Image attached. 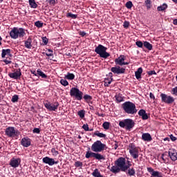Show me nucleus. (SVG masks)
I'll list each match as a JSON object with an SVG mask.
<instances>
[{
    "instance_id": "obj_53",
    "label": "nucleus",
    "mask_w": 177,
    "mask_h": 177,
    "mask_svg": "<svg viewBox=\"0 0 177 177\" xmlns=\"http://www.w3.org/2000/svg\"><path fill=\"white\" fill-rule=\"evenodd\" d=\"M147 73L148 75H157V73H156V71H147Z\"/></svg>"
},
{
    "instance_id": "obj_16",
    "label": "nucleus",
    "mask_w": 177,
    "mask_h": 177,
    "mask_svg": "<svg viewBox=\"0 0 177 177\" xmlns=\"http://www.w3.org/2000/svg\"><path fill=\"white\" fill-rule=\"evenodd\" d=\"M111 71L113 73V74H125V68H121L120 66H116L112 67Z\"/></svg>"
},
{
    "instance_id": "obj_59",
    "label": "nucleus",
    "mask_w": 177,
    "mask_h": 177,
    "mask_svg": "<svg viewBox=\"0 0 177 177\" xmlns=\"http://www.w3.org/2000/svg\"><path fill=\"white\" fill-rule=\"evenodd\" d=\"M3 62L5 63V64H12V61L10 60L3 59Z\"/></svg>"
},
{
    "instance_id": "obj_13",
    "label": "nucleus",
    "mask_w": 177,
    "mask_h": 177,
    "mask_svg": "<svg viewBox=\"0 0 177 177\" xmlns=\"http://www.w3.org/2000/svg\"><path fill=\"white\" fill-rule=\"evenodd\" d=\"M44 106L48 111H56L59 109V102H56L54 104L46 102L44 104Z\"/></svg>"
},
{
    "instance_id": "obj_23",
    "label": "nucleus",
    "mask_w": 177,
    "mask_h": 177,
    "mask_svg": "<svg viewBox=\"0 0 177 177\" xmlns=\"http://www.w3.org/2000/svg\"><path fill=\"white\" fill-rule=\"evenodd\" d=\"M138 115L142 117V120H145L149 119V115H147V113H146V111H145V109H140L138 111Z\"/></svg>"
},
{
    "instance_id": "obj_48",
    "label": "nucleus",
    "mask_w": 177,
    "mask_h": 177,
    "mask_svg": "<svg viewBox=\"0 0 177 177\" xmlns=\"http://www.w3.org/2000/svg\"><path fill=\"white\" fill-rule=\"evenodd\" d=\"M51 153H52L53 156H54L55 157H56V156L59 155V151H57L55 148L51 149Z\"/></svg>"
},
{
    "instance_id": "obj_56",
    "label": "nucleus",
    "mask_w": 177,
    "mask_h": 177,
    "mask_svg": "<svg viewBox=\"0 0 177 177\" xmlns=\"http://www.w3.org/2000/svg\"><path fill=\"white\" fill-rule=\"evenodd\" d=\"M82 128H83L86 131H89V126L88 125V124H83Z\"/></svg>"
},
{
    "instance_id": "obj_49",
    "label": "nucleus",
    "mask_w": 177,
    "mask_h": 177,
    "mask_svg": "<svg viewBox=\"0 0 177 177\" xmlns=\"http://www.w3.org/2000/svg\"><path fill=\"white\" fill-rule=\"evenodd\" d=\"M136 45L138 47V48H143L144 46V43L142 42V41H137L136 42Z\"/></svg>"
},
{
    "instance_id": "obj_37",
    "label": "nucleus",
    "mask_w": 177,
    "mask_h": 177,
    "mask_svg": "<svg viewBox=\"0 0 177 177\" xmlns=\"http://www.w3.org/2000/svg\"><path fill=\"white\" fill-rule=\"evenodd\" d=\"M83 99H84L86 102H91V100H92V96L88 94H85L84 95H83Z\"/></svg>"
},
{
    "instance_id": "obj_3",
    "label": "nucleus",
    "mask_w": 177,
    "mask_h": 177,
    "mask_svg": "<svg viewBox=\"0 0 177 177\" xmlns=\"http://www.w3.org/2000/svg\"><path fill=\"white\" fill-rule=\"evenodd\" d=\"M94 52L99 55L100 57L102 59H107V57H110V53L107 52V48L102 44H99L97 47H95Z\"/></svg>"
},
{
    "instance_id": "obj_40",
    "label": "nucleus",
    "mask_w": 177,
    "mask_h": 177,
    "mask_svg": "<svg viewBox=\"0 0 177 177\" xmlns=\"http://www.w3.org/2000/svg\"><path fill=\"white\" fill-rule=\"evenodd\" d=\"M94 135H95V136H98V138H106V134L98 131L95 132Z\"/></svg>"
},
{
    "instance_id": "obj_8",
    "label": "nucleus",
    "mask_w": 177,
    "mask_h": 177,
    "mask_svg": "<svg viewBox=\"0 0 177 177\" xmlns=\"http://www.w3.org/2000/svg\"><path fill=\"white\" fill-rule=\"evenodd\" d=\"M129 147L130 156H131L134 160H138V158H139V147H136L133 143H131Z\"/></svg>"
},
{
    "instance_id": "obj_45",
    "label": "nucleus",
    "mask_w": 177,
    "mask_h": 177,
    "mask_svg": "<svg viewBox=\"0 0 177 177\" xmlns=\"http://www.w3.org/2000/svg\"><path fill=\"white\" fill-rule=\"evenodd\" d=\"M132 6H133L132 1H129L126 3V8H127V9H132Z\"/></svg>"
},
{
    "instance_id": "obj_14",
    "label": "nucleus",
    "mask_w": 177,
    "mask_h": 177,
    "mask_svg": "<svg viewBox=\"0 0 177 177\" xmlns=\"http://www.w3.org/2000/svg\"><path fill=\"white\" fill-rule=\"evenodd\" d=\"M8 76L10 78H12V80H20V77H21V70L20 68L17 69L16 71L8 73Z\"/></svg>"
},
{
    "instance_id": "obj_4",
    "label": "nucleus",
    "mask_w": 177,
    "mask_h": 177,
    "mask_svg": "<svg viewBox=\"0 0 177 177\" xmlns=\"http://www.w3.org/2000/svg\"><path fill=\"white\" fill-rule=\"evenodd\" d=\"M119 127L124 128L127 131H131L135 127V122L132 119H124L119 122Z\"/></svg>"
},
{
    "instance_id": "obj_15",
    "label": "nucleus",
    "mask_w": 177,
    "mask_h": 177,
    "mask_svg": "<svg viewBox=\"0 0 177 177\" xmlns=\"http://www.w3.org/2000/svg\"><path fill=\"white\" fill-rule=\"evenodd\" d=\"M42 161L44 164H47L48 165H50V167H52L53 165H55V164H58L59 162L55 161L54 158L46 156L43 158Z\"/></svg>"
},
{
    "instance_id": "obj_33",
    "label": "nucleus",
    "mask_w": 177,
    "mask_h": 177,
    "mask_svg": "<svg viewBox=\"0 0 177 177\" xmlns=\"http://www.w3.org/2000/svg\"><path fill=\"white\" fill-rule=\"evenodd\" d=\"M115 97L118 103H121V102H124V98L122 97V95L121 94L116 95Z\"/></svg>"
},
{
    "instance_id": "obj_34",
    "label": "nucleus",
    "mask_w": 177,
    "mask_h": 177,
    "mask_svg": "<svg viewBox=\"0 0 177 177\" xmlns=\"http://www.w3.org/2000/svg\"><path fill=\"white\" fill-rule=\"evenodd\" d=\"M127 174L129 176H135V174H136L135 169L133 167H132L131 169H128Z\"/></svg>"
},
{
    "instance_id": "obj_32",
    "label": "nucleus",
    "mask_w": 177,
    "mask_h": 177,
    "mask_svg": "<svg viewBox=\"0 0 177 177\" xmlns=\"http://www.w3.org/2000/svg\"><path fill=\"white\" fill-rule=\"evenodd\" d=\"M92 176L94 177H103V175H102L100 174V171H99V169H95L93 173H92Z\"/></svg>"
},
{
    "instance_id": "obj_64",
    "label": "nucleus",
    "mask_w": 177,
    "mask_h": 177,
    "mask_svg": "<svg viewBox=\"0 0 177 177\" xmlns=\"http://www.w3.org/2000/svg\"><path fill=\"white\" fill-rule=\"evenodd\" d=\"M173 24H174V26H177V19H174Z\"/></svg>"
},
{
    "instance_id": "obj_26",
    "label": "nucleus",
    "mask_w": 177,
    "mask_h": 177,
    "mask_svg": "<svg viewBox=\"0 0 177 177\" xmlns=\"http://www.w3.org/2000/svg\"><path fill=\"white\" fill-rule=\"evenodd\" d=\"M10 52H12L10 49H3L1 52V57L3 59L5 58L6 55H8V56H12Z\"/></svg>"
},
{
    "instance_id": "obj_61",
    "label": "nucleus",
    "mask_w": 177,
    "mask_h": 177,
    "mask_svg": "<svg viewBox=\"0 0 177 177\" xmlns=\"http://www.w3.org/2000/svg\"><path fill=\"white\" fill-rule=\"evenodd\" d=\"M79 35H81V37H85V35H86V32L84 31H80L79 32Z\"/></svg>"
},
{
    "instance_id": "obj_46",
    "label": "nucleus",
    "mask_w": 177,
    "mask_h": 177,
    "mask_svg": "<svg viewBox=\"0 0 177 177\" xmlns=\"http://www.w3.org/2000/svg\"><path fill=\"white\" fill-rule=\"evenodd\" d=\"M66 16L67 17H71V19H77L78 15L69 12L66 15Z\"/></svg>"
},
{
    "instance_id": "obj_60",
    "label": "nucleus",
    "mask_w": 177,
    "mask_h": 177,
    "mask_svg": "<svg viewBox=\"0 0 177 177\" xmlns=\"http://www.w3.org/2000/svg\"><path fill=\"white\" fill-rule=\"evenodd\" d=\"M114 150H117L118 149V142L117 141H115V144L113 145Z\"/></svg>"
},
{
    "instance_id": "obj_19",
    "label": "nucleus",
    "mask_w": 177,
    "mask_h": 177,
    "mask_svg": "<svg viewBox=\"0 0 177 177\" xmlns=\"http://www.w3.org/2000/svg\"><path fill=\"white\" fill-rule=\"evenodd\" d=\"M169 158L171 161H176L177 160V152L175 149H169L168 151Z\"/></svg>"
},
{
    "instance_id": "obj_38",
    "label": "nucleus",
    "mask_w": 177,
    "mask_h": 177,
    "mask_svg": "<svg viewBox=\"0 0 177 177\" xmlns=\"http://www.w3.org/2000/svg\"><path fill=\"white\" fill-rule=\"evenodd\" d=\"M11 102L12 103H17V102H19V95H14L11 99Z\"/></svg>"
},
{
    "instance_id": "obj_1",
    "label": "nucleus",
    "mask_w": 177,
    "mask_h": 177,
    "mask_svg": "<svg viewBox=\"0 0 177 177\" xmlns=\"http://www.w3.org/2000/svg\"><path fill=\"white\" fill-rule=\"evenodd\" d=\"M122 109L124 110L125 114H129L131 115H135L138 113V109H136V105L133 102H125L122 105Z\"/></svg>"
},
{
    "instance_id": "obj_39",
    "label": "nucleus",
    "mask_w": 177,
    "mask_h": 177,
    "mask_svg": "<svg viewBox=\"0 0 177 177\" xmlns=\"http://www.w3.org/2000/svg\"><path fill=\"white\" fill-rule=\"evenodd\" d=\"M77 115L80 118H84L85 117V111L80 110L77 112Z\"/></svg>"
},
{
    "instance_id": "obj_36",
    "label": "nucleus",
    "mask_w": 177,
    "mask_h": 177,
    "mask_svg": "<svg viewBox=\"0 0 177 177\" xmlns=\"http://www.w3.org/2000/svg\"><path fill=\"white\" fill-rule=\"evenodd\" d=\"M35 26L37 27V28H42V27H44V23L41 21H37L35 23Z\"/></svg>"
},
{
    "instance_id": "obj_17",
    "label": "nucleus",
    "mask_w": 177,
    "mask_h": 177,
    "mask_svg": "<svg viewBox=\"0 0 177 177\" xmlns=\"http://www.w3.org/2000/svg\"><path fill=\"white\" fill-rule=\"evenodd\" d=\"M147 169L151 174V177H162V173L158 171H154L153 167H147Z\"/></svg>"
},
{
    "instance_id": "obj_54",
    "label": "nucleus",
    "mask_w": 177,
    "mask_h": 177,
    "mask_svg": "<svg viewBox=\"0 0 177 177\" xmlns=\"http://www.w3.org/2000/svg\"><path fill=\"white\" fill-rule=\"evenodd\" d=\"M123 27L124 28H128V27H129V21H124L123 23Z\"/></svg>"
},
{
    "instance_id": "obj_41",
    "label": "nucleus",
    "mask_w": 177,
    "mask_h": 177,
    "mask_svg": "<svg viewBox=\"0 0 177 177\" xmlns=\"http://www.w3.org/2000/svg\"><path fill=\"white\" fill-rule=\"evenodd\" d=\"M102 127H103L104 129H110V122H104L102 124Z\"/></svg>"
},
{
    "instance_id": "obj_63",
    "label": "nucleus",
    "mask_w": 177,
    "mask_h": 177,
    "mask_svg": "<svg viewBox=\"0 0 177 177\" xmlns=\"http://www.w3.org/2000/svg\"><path fill=\"white\" fill-rule=\"evenodd\" d=\"M30 73H31V74H33V75H35V77H38V73H37V72L35 71H31Z\"/></svg>"
},
{
    "instance_id": "obj_35",
    "label": "nucleus",
    "mask_w": 177,
    "mask_h": 177,
    "mask_svg": "<svg viewBox=\"0 0 177 177\" xmlns=\"http://www.w3.org/2000/svg\"><path fill=\"white\" fill-rule=\"evenodd\" d=\"M111 82H113V78L110 79V78H105V81L104 83V86H109L110 84H111Z\"/></svg>"
},
{
    "instance_id": "obj_22",
    "label": "nucleus",
    "mask_w": 177,
    "mask_h": 177,
    "mask_svg": "<svg viewBox=\"0 0 177 177\" xmlns=\"http://www.w3.org/2000/svg\"><path fill=\"white\" fill-rule=\"evenodd\" d=\"M31 44H32V38L29 37L27 40L24 41L25 48L27 49H31V48H32V45Z\"/></svg>"
},
{
    "instance_id": "obj_43",
    "label": "nucleus",
    "mask_w": 177,
    "mask_h": 177,
    "mask_svg": "<svg viewBox=\"0 0 177 177\" xmlns=\"http://www.w3.org/2000/svg\"><path fill=\"white\" fill-rule=\"evenodd\" d=\"M61 85H63V86H67L68 85V82L66 80L62 79L60 80Z\"/></svg>"
},
{
    "instance_id": "obj_47",
    "label": "nucleus",
    "mask_w": 177,
    "mask_h": 177,
    "mask_svg": "<svg viewBox=\"0 0 177 177\" xmlns=\"http://www.w3.org/2000/svg\"><path fill=\"white\" fill-rule=\"evenodd\" d=\"M82 165H83L82 162L76 161L75 162V167H76V168H82Z\"/></svg>"
},
{
    "instance_id": "obj_27",
    "label": "nucleus",
    "mask_w": 177,
    "mask_h": 177,
    "mask_svg": "<svg viewBox=\"0 0 177 177\" xmlns=\"http://www.w3.org/2000/svg\"><path fill=\"white\" fill-rule=\"evenodd\" d=\"M167 8H168V5L165 3L162 5H160V6H158L157 10L158 12H162L164 10H166V9H167Z\"/></svg>"
},
{
    "instance_id": "obj_12",
    "label": "nucleus",
    "mask_w": 177,
    "mask_h": 177,
    "mask_svg": "<svg viewBox=\"0 0 177 177\" xmlns=\"http://www.w3.org/2000/svg\"><path fill=\"white\" fill-rule=\"evenodd\" d=\"M125 59V55H120L119 57L115 59V64H116V66H128L129 62H126Z\"/></svg>"
},
{
    "instance_id": "obj_24",
    "label": "nucleus",
    "mask_w": 177,
    "mask_h": 177,
    "mask_svg": "<svg viewBox=\"0 0 177 177\" xmlns=\"http://www.w3.org/2000/svg\"><path fill=\"white\" fill-rule=\"evenodd\" d=\"M142 73H143V68H142V67H140L137 69V71L135 72V77L136 80H140V78H142Z\"/></svg>"
},
{
    "instance_id": "obj_55",
    "label": "nucleus",
    "mask_w": 177,
    "mask_h": 177,
    "mask_svg": "<svg viewBox=\"0 0 177 177\" xmlns=\"http://www.w3.org/2000/svg\"><path fill=\"white\" fill-rule=\"evenodd\" d=\"M48 2L51 6H55V5H56V0H48Z\"/></svg>"
},
{
    "instance_id": "obj_51",
    "label": "nucleus",
    "mask_w": 177,
    "mask_h": 177,
    "mask_svg": "<svg viewBox=\"0 0 177 177\" xmlns=\"http://www.w3.org/2000/svg\"><path fill=\"white\" fill-rule=\"evenodd\" d=\"M41 39L44 45H48V42H49V40L48 39V38H46V37H43Z\"/></svg>"
},
{
    "instance_id": "obj_25",
    "label": "nucleus",
    "mask_w": 177,
    "mask_h": 177,
    "mask_svg": "<svg viewBox=\"0 0 177 177\" xmlns=\"http://www.w3.org/2000/svg\"><path fill=\"white\" fill-rule=\"evenodd\" d=\"M110 171L113 174H118L121 171V169L117 165H115L111 167Z\"/></svg>"
},
{
    "instance_id": "obj_30",
    "label": "nucleus",
    "mask_w": 177,
    "mask_h": 177,
    "mask_svg": "<svg viewBox=\"0 0 177 177\" xmlns=\"http://www.w3.org/2000/svg\"><path fill=\"white\" fill-rule=\"evenodd\" d=\"M29 5L32 9H37L38 8V4L35 2V0H29Z\"/></svg>"
},
{
    "instance_id": "obj_7",
    "label": "nucleus",
    "mask_w": 177,
    "mask_h": 177,
    "mask_svg": "<svg viewBox=\"0 0 177 177\" xmlns=\"http://www.w3.org/2000/svg\"><path fill=\"white\" fill-rule=\"evenodd\" d=\"M5 133L8 138H16L20 135V131L14 127H8L6 129Z\"/></svg>"
},
{
    "instance_id": "obj_62",
    "label": "nucleus",
    "mask_w": 177,
    "mask_h": 177,
    "mask_svg": "<svg viewBox=\"0 0 177 177\" xmlns=\"http://www.w3.org/2000/svg\"><path fill=\"white\" fill-rule=\"evenodd\" d=\"M149 97L150 99H153V100H156V96H154V94H153V93H149Z\"/></svg>"
},
{
    "instance_id": "obj_21",
    "label": "nucleus",
    "mask_w": 177,
    "mask_h": 177,
    "mask_svg": "<svg viewBox=\"0 0 177 177\" xmlns=\"http://www.w3.org/2000/svg\"><path fill=\"white\" fill-rule=\"evenodd\" d=\"M142 140L144 142H151L153 140V138H151V135L149 133H143L141 137Z\"/></svg>"
},
{
    "instance_id": "obj_42",
    "label": "nucleus",
    "mask_w": 177,
    "mask_h": 177,
    "mask_svg": "<svg viewBox=\"0 0 177 177\" xmlns=\"http://www.w3.org/2000/svg\"><path fill=\"white\" fill-rule=\"evenodd\" d=\"M48 53H44L46 56H48V57H50L51 56H53V50L52 49H48Z\"/></svg>"
},
{
    "instance_id": "obj_31",
    "label": "nucleus",
    "mask_w": 177,
    "mask_h": 177,
    "mask_svg": "<svg viewBox=\"0 0 177 177\" xmlns=\"http://www.w3.org/2000/svg\"><path fill=\"white\" fill-rule=\"evenodd\" d=\"M144 46L146 48V49H148L149 50H153V45L150 44L149 41H144Z\"/></svg>"
},
{
    "instance_id": "obj_18",
    "label": "nucleus",
    "mask_w": 177,
    "mask_h": 177,
    "mask_svg": "<svg viewBox=\"0 0 177 177\" xmlns=\"http://www.w3.org/2000/svg\"><path fill=\"white\" fill-rule=\"evenodd\" d=\"M21 162V159L19 158H12L10 161V165L12 168H17L19 167V165H20Z\"/></svg>"
},
{
    "instance_id": "obj_5",
    "label": "nucleus",
    "mask_w": 177,
    "mask_h": 177,
    "mask_svg": "<svg viewBox=\"0 0 177 177\" xmlns=\"http://www.w3.org/2000/svg\"><path fill=\"white\" fill-rule=\"evenodd\" d=\"M106 148V144L102 143V141L97 140L91 145V150L94 153H102Z\"/></svg>"
},
{
    "instance_id": "obj_58",
    "label": "nucleus",
    "mask_w": 177,
    "mask_h": 177,
    "mask_svg": "<svg viewBox=\"0 0 177 177\" xmlns=\"http://www.w3.org/2000/svg\"><path fill=\"white\" fill-rule=\"evenodd\" d=\"M41 132V130H39V128H35L33 129V133H39Z\"/></svg>"
},
{
    "instance_id": "obj_28",
    "label": "nucleus",
    "mask_w": 177,
    "mask_h": 177,
    "mask_svg": "<svg viewBox=\"0 0 177 177\" xmlns=\"http://www.w3.org/2000/svg\"><path fill=\"white\" fill-rule=\"evenodd\" d=\"M75 78V75L70 72H68L67 74L65 75L66 80H69L71 81H73V80H74Z\"/></svg>"
},
{
    "instance_id": "obj_2",
    "label": "nucleus",
    "mask_w": 177,
    "mask_h": 177,
    "mask_svg": "<svg viewBox=\"0 0 177 177\" xmlns=\"http://www.w3.org/2000/svg\"><path fill=\"white\" fill-rule=\"evenodd\" d=\"M26 35V31L23 28L14 27L10 32V37L12 39H17V38H23Z\"/></svg>"
},
{
    "instance_id": "obj_10",
    "label": "nucleus",
    "mask_w": 177,
    "mask_h": 177,
    "mask_svg": "<svg viewBox=\"0 0 177 177\" xmlns=\"http://www.w3.org/2000/svg\"><path fill=\"white\" fill-rule=\"evenodd\" d=\"M160 97L162 103H166V104H172V103L175 102V98H174V97L165 93H161Z\"/></svg>"
},
{
    "instance_id": "obj_50",
    "label": "nucleus",
    "mask_w": 177,
    "mask_h": 177,
    "mask_svg": "<svg viewBox=\"0 0 177 177\" xmlns=\"http://www.w3.org/2000/svg\"><path fill=\"white\" fill-rule=\"evenodd\" d=\"M171 95H174V96H177V86L171 89Z\"/></svg>"
},
{
    "instance_id": "obj_29",
    "label": "nucleus",
    "mask_w": 177,
    "mask_h": 177,
    "mask_svg": "<svg viewBox=\"0 0 177 177\" xmlns=\"http://www.w3.org/2000/svg\"><path fill=\"white\" fill-rule=\"evenodd\" d=\"M37 77L39 75V77H41V78H44L46 79L48 78V75H46V74H45L42 71H41L39 68L37 69Z\"/></svg>"
},
{
    "instance_id": "obj_20",
    "label": "nucleus",
    "mask_w": 177,
    "mask_h": 177,
    "mask_svg": "<svg viewBox=\"0 0 177 177\" xmlns=\"http://www.w3.org/2000/svg\"><path fill=\"white\" fill-rule=\"evenodd\" d=\"M21 145L24 147H29V146H31V140L30 138H28V137H25L21 139Z\"/></svg>"
},
{
    "instance_id": "obj_6",
    "label": "nucleus",
    "mask_w": 177,
    "mask_h": 177,
    "mask_svg": "<svg viewBox=\"0 0 177 177\" xmlns=\"http://www.w3.org/2000/svg\"><path fill=\"white\" fill-rule=\"evenodd\" d=\"M70 96H71V97H75L76 100H82L84 93L79 90L78 88L73 87L70 90Z\"/></svg>"
},
{
    "instance_id": "obj_9",
    "label": "nucleus",
    "mask_w": 177,
    "mask_h": 177,
    "mask_svg": "<svg viewBox=\"0 0 177 177\" xmlns=\"http://www.w3.org/2000/svg\"><path fill=\"white\" fill-rule=\"evenodd\" d=\"M86 158H95V160H104V156L99 153H95L91 151H87L85 155Z\"/></svg>"
},
{
    "instance_id": "obj_44",
    "label": "nucleus",
    "mask_w": 177,
    "mask_h": 177,
    "mask_svg": "<svg viewBox=\"0 0 177 177\" xmlns=\"http://www.w3.org/2000/svg\"><path fill=\"white\" fill-rule=\"evenodd\" d=\"M145 5L147 9L151 8V0H146L145 1Z\"/></svg>"
},
{
    "instance_id": "obj_52",
    "label": "nucleus",
    "mask_w": 177,
    "mask_h": 177,
    "mask_svg": "<svg viewBox=\"0 0 177 177\" xmlns=\"http://www.w3.org/2000/svg\"><path fill=\"white\" fill-rule=\"evenodd\" d=\"M131 167H132V164H131V163H128L127 165H125L124 172H127V171H128V169H129L131 168Z\"/></svg>"
},
{
    "instance_id": "obj_57",
    "label": "nucleus",
    "mask_w": 177,
    "mask_h": 177,
    "mask_svg": "<svg viewBox=\"0 0 177 177\" xmlns=\"http://www.w3.org/2000/svg\"><path fill=\"white\" fill-rule=\"evenodd\" d=\"M169 136H170V139L172 142H175L176 140H177L176 137L174 136V135L171 134Z\"/></svg>"
},
{
    "instance_id": "obj_11",
    "label": "nucleus",
    "mask_w": 177,
    "mask_h": 177,
    "mask_svg": "<svg viewBox=\"0 0 177 177\" xmlns=\"http://www.w3.org/2000/svg\"><path fill=\"white\" fill-rule=\"evenodd\" d=\"M125 158L120 157L117 159L115 162V165H118V167L121 169L122 172L125 171V164H126Z\"/></svg>"
}]
</instances>
